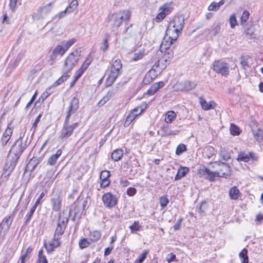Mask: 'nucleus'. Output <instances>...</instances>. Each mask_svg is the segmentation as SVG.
Wrapping results in <instances>:
<instances>
[{"instance_id": "1", "label": "nucleus", "mask_w": 263, "mask_h": 263, "mask_svg": "<svg viewBox=\"0 0 263 263\" xmlns=\"http://www.w3.org/2000/svg\"><path fill=\"white\" fill-rule=\"evenodd\" d=\"M130 10H125L113 13L109 16V20L111 25L116 28L119 27L123 22H124L125 32L130 34L131 30L129 29V28L132 26V24L130 23Z\"/></svg>"}, {"instance_id": "2", "label": "nucleus", "mask_w": 263, "mask_h": 263, "mask_svg": "<svg viewBox=\"0 0 263 263\" xmlns=\"http://www.w3.org/2000/svg\"><path fill=\"white\" fill-rule=\"evenodd\" d=\"M29 144L30 142L28 141L27 138L24 139L22 138L17 140L12 146L10 153L11 155H14V157L12 158V160L8 168L9 171H12L14 169L20 156Z\"/></svg>"}, {"instance_id": "3", "label": "nucleus", "mask_w": 263, "mask_h": 263, "mask_svg": "<svg viewBox=\"0 0 263 263\" xmlns=\"http://www.w3.org/2000/svg\"><path fill=\"white\" fill-rule=\"evenodd\" d=\"M122 64L120 60L117 59L114 61L106 80L107 85H111L115 82L117 77L122 71Z\"/></svg>"}, {"instance_id": "4", "label": "nucleus", "mask_w": 263, "mask_h": 263, "mask_svg": "<svg viewBox=\"0 0 263 263\" xmlns=\"http://www.w3.org/2000/svg\"><path fill=\"white\" fill-rule=\"evenodd\" d=\"M81 49H77L70 53L66 59L64 64V70L69 73L73 67L77 64L81 57Z\"/></svg>"}, {"instance_id": "5", "label": "nucleus", "mask_w": 263, "mask_h": 263, "mask_svg": "<svg viewBox=\"0 0 263 263\" xmlns=\"http://www.w3.org/2000/svg\"><path fill=\"white\" fill-rule=\"evenodd\" d=\"M79 108V100L74 97L70 102V104L68 107L65 121H71L73 122H78L77 121L78 116L76 112Z\"/></svg>"}, {"instance_id": "6", "label": "nucleus", "mask_w": 263, "mask_h": 263, "mask_svg": "<svg viewBox=\"0 0 263 263\" xmlns=\"http://www.w3.org/2000/svg\"><path fill=\"white\" fill-rule=\"evenodd\" d=\"M69 213L66 211H63L62 213L60 214L57 227L55 231L54 236L59 237L62 235L66 227L67 223L68 221Z\"/></svg>"}, {"instance_id": "7", "label": "nucleus", "mask_w": 263, "mask_h": 263, "mask_svg": "<svg viewBox=\"0 0 263 263\" xmlns=\"http://www.w3.org/2000/svg\"><path fill=\"white\" fill-rule=\"evenodd\" d=\"M210 164L213 165V168L218 170L216 172L218 173L219 177L227 178L231 176V168L227 163L220 161H215L210 163Z\"/></svg>"}, {"instance_id": "8", "label": "nucleus", "mask_w": 263, "mask_h": 263, "mask_svg": "<svg viewBox=\"0 0 263 263\" xmlns=\"http://www.w3.org/2000/svg\"><path fill=\"white\" fill-rule=\"evenodd\" d=\"M213 70L215 72L224 77L228 76L230 72L229 64L221 60L215 61L213 63Z\"/></svg>"}, {"instance_id": "9", "label": "nucleus", "mask_w": 263, "mask_h": 263, "mask_svg": "<svg viewBox=\"0 0 263 263\" xmlns=\"http://www.w3.org/2000/svg\"><path fill=\"white\" fill-rule=\"evenodd\" d=\"M79 126V122L64 121V126L62 129L61 137L67 138L73 133V130Z\"/></svg>"}, {"instance_id": "10", "label": "nucleus", "mask_w": 263, "mask_h": 263, "mask_svg": "<svg viewBox=\"0 0 263 263\" xmlns=\"http://www.w3.org/2000/svg\"><path fill=\"white\" fill-rule=\"evenodd\" d=\"M184 24V16L183 15H180L174 17L173 20L170 23L169 27H172L174 28V31L176 34L181 33Z\"/></svg>"}, {"instance_id": "11", "label": "nucleus", "mask_w": 263, "mask_h": 263, "mask_svg": "<svg viewBox=\"0 0 263 263\" xmlns=\"http://www.w3.org/2000/svg\"><path fill=\"white\" fill-rule=\"evenodd\" d=\"M53 3L43 5L40 7L36 12L34 14L33 17L34 20H39L44 18L49 13L52 8Z\"/></svg>"}, {"instance_id": "12", "label": "nucleus", "mask_w": 263, "mask_h": 263, "mask_svg": "<svg viewBox=\"0 0 263 263\" xmlns=\"http://www.w3.org/2000/svg\"><path fill=\"white\" fill-rule=\"evenodd\" d=\"M91 62V60L90 57H87L85 62L83 63L81 67L77 70L74 75L73 76V80L70 84V87H72L74 85L76 82L81 77L84 72L87 69L88 66Z\"/></svg>"}, {"instance_id": "13", "label": "nucleus", "mask_w": 263, "mask_h": 263, "mask_svg": "<svg viewBox=\"0 0 263 263\" xmlns=\"http://www.w3.org/2000/svg\"><path fill=\"white\" fill-rule=\"evenodd\" d=\"M178 36V34H175L173 36L164 37L160 47L161 51L162 52H165V50L170 49V47L171 45L173 44V43L177 41Z\"/></svg>"}, {"instance_id": "14", "label": "nucleus", "mask_w": 263, "mask_h": 263, "mask_svg": "<svg viewBox=\"0 0 263 263\" xmlns=\"http://www.w3.org/2000/svg\"><path fill=\"white\" fill-rule=\"evenodd\" d=\"M102 200L105 206L109 208L114 206L117 203V197L110 193L105 194L102 196Z\"/></svg>"}, {"instance_id": "15", "label": "nucleus", "mask_w": 263, "mask_h": 263, "mask_svg": "<svg viewBox=\"0 0 263 263\" xmlns=\"http://www.w3.org/2000/svg\"><path fill=\"white\" fill-rule=\"evenodd\" d=\"M61 197L59 192H54L51 199V203L53 210L59 211L61 208Z\"/></svg>"}, {"instance_id": "16", "label": "nucleus", "mask_w": 263, "mask_h": 263, "mask_svg": "<svg viewBox=\"0 0 263 263\" xmlns=\"http://www.w3.org/2000/svg\"><path fill=\"white\" fill-rule=\"evenodd\" d=\"M178 86L181 91H189L196 87L197 83L194 81L185 80L179 83Z\"/></svg>"}, {"instance_id": "17", "label": "nucleus", "mask_w": 263, "mask_h": 263, "mask_svg": "<svg viewBox=\"0 0 263 263\" xmlns=\"http://www.w3.org/2000/svg\"><path fill=\"white\" fill-rule=\"evenodd\" d=\"M66 51L65 50L62 45H57L53 49L52 52L50 56V64L51 65L53 64L54 60L57 58L58 55H63Z\"/></svg>"}, {"instance_id": "18", "label": "nucleus", "mask_w": 263, "mask_h": 263, "mask_svg": "<svg viewBox=\"0 0 263 263\" xmlns=\"http://www.w3.org/2000/svg\"><path fill=\"white\" fill-rule=\"evenodd\" d=\"M170 63V60L166 59H162L157 61L153 66L152 69L160 73L164 70L167 64Z\"/></svg>"}, {"instance_id": "19", "label": "nucleus", "mask_w": 263, "mask_h": 263, "mask_svg": "<svg viewBox=\"0 0 263 263\" xmlns=\"http://www.w3.org/2000/svg\"><path fill=\"white\" fill-rule=\"evenodd\" d=\"M59 239L60 237L54 236L53 240L44 243L45 247L48 252L53 251L55 248L60 246V242Z\"/></svg>"}, {"instance_id": "20", "label": "nucleus", "mask_w": 263, "mask_h": 263, "mask_svg": "<svg viewBox=\"0 0 263 263\" xmlns=\"http://www.w3.org/2000/svg\"><path fill=\"white\" fill-rule=\"evenodd\" d=\"M164 85L163 81H160L154 83L147 90L146 94L148 96H153L156 93L159 89L162 88Z\"/></svg>"}, {"instance_id": "21", "label": "nucleus", "mask_w": 263, "mask_h": 263, "mask_svg": "<svg viewBox=\"0 0 263 263\" xmlns=\"http://www.w3.org/2000/svg\"><path fill=\"white\" fill-rule=\"evenodd\" d=\"M202 167V168L200 169V173H201L202 172L205 173L208 175L206 178L210 181H214L216 177H219L217 172L211 171L208 168L204 166Z\"/></svg>"}, {"instance_id": "22", "label": "nucleus", "mask_w": 263, "mask_h": 263, "mask_svg": "<svg viewBox=\"0 0 263 263\" xmlns=\"http://www.w3.org/2000/svg\"><path fill=\"white\" fill-rule=\"evenodd\" d=\"M12 129L8 126L7 128L3 133V136L1 139V141L3 145H6L12 136Z\"/></svg>"}, {"instance_id": "23", "label": "nucleus", "mask_w": 263, "mask_h": 263, "mask_svg": "<svg viewBox=\"0 0 263 263\" xmlns=\"http://www.w3.org/2000/svg\"><path fill=\"white\" fill-rule=\"evenodd\" d=\"M146 107L147 104L145 102H142L139 106L133 109V117L135 119L141 115Z\"/></svg>"}, {"instance_id": "24", "label": "nucleus", "mask_w": 263, "mask_h": 263, "mask_svg": "<svg viewBox=\"0 0 263 263\" xmlns=\"http://www.w3.org/2000/svg\"><path fill=\"white\" fill-rule=\"evenodd\" d=\"M87 203V201L85 200H79L77 202H75L74 203V211L75 214H79L82 211H83L85 209L86 206L85 204Z\"/></svg>"}, {"instance_id": "25", "label": "nucleus", "mask_w": 263, "mask_h": 263, "mask_svg": "<svg viewBox=\"0 0 263 263\" xmlns=\"http://www.w3.org/2000/svg\"><path fill=\"white\" fill-rule=\"evenodd\" d=\"M61 149H58L55 154L52 155L48 160V164L50 165H54L56 164L57 160L62 154Z\"/></svg>"}, {"instance_id": "26", "label": "nucleus", "mask_w": 263, "mask_h": 263, "mask_svg": "<svg viewBox=\"0 0 263 263\" xmlns=\"http://www.w3.org/2000/svg\"><path fill=\"white\" fill-rule=\"evenodd\" d=\"M215 154V150L213 147L208 145L204 148L203 155L205 158L210 159Z\"/></svg>"}, {"instance_id": "27", "label": "nucleus", "mask_w": 263, "mask_h": 263, "mask_svg": "<svg viewBox=\"0 0 263 263\" xmlns=\"http://www.w3.org/2000/svg\"><path fill=\"white\" fill-rule=\"evenodd\" d=\"M13 217L11 216L6 217L0 224V228L8 230L12 222Z\"/></svg>"}, {"instance_id": "28", "label": "nucleus", "mask_w": 263, "mask_h": 263, "mask_svg": "<svg viewBox=\"0 0 263 263\" xmlns=\"http://www.w3.org/2000/svg\"><path fill=\"white\" fill-rule=\"evenodd\" d=\"M189 168L187 167H180L175 177V180H178L184 177L189 172Z\"/></svg>"}, {"instance_id": "29", "label": "nucleus", "mask_w": 263, "mask_h": 263, "mask_svg": "<svg viewBox=\"0 0 263 263\" xmlns=\"http://www.w3.org/2000/svg\"><path fill=\"white\" fill-rule=\"evenodd\" d=\"M200 104L204 110H209L214 108L216 104L214 101L207 102L205 100L200 99Z\"/></svg>"}, {"instance_id": "30", "label": "nucleus", "mask_w": 263, "mask_h": 263, "mask_svg": "<svg viewBox=\"0 0 263 263\" xmlns=\"http://www.w3.org/2000/svg\"><path fill=\"white\" fill-rule=\"evenodd\" d=\"M229 194L231 199L237 200L240 193L236 186H233L230 189Z\"/></svg>"}, {"instance_id": "31", "label": "nucleus", "mask_w": 263, "mask_h": 263, "mask_svg": "<svg viewBox=\"0 0 263 263\" xmlns=\"http://www.w3.org/2000/svg\"><path fill=\"white\" fill-rule=\"evenodd\" d=\"M134 52L133 57V61H137L143 58L145 55V50L143 48L140 49L139 50H134L133 52Z\"/></svg>"}, {"instance_id": "32", "label": "nucleus", "mask_w": 263, "mask_h": 263, "mask_svg": "<svg viewBox=\"0 0 263 263\" xmlns=\"http://www.w3.org/2000/svg\"><path fill=\"white\" fill-rule=\"evenodd\" d=\"M101 236V233L98 231H93L90 233L89 239L91 242H95L100 239Z\"/></svg>"}, {"instance_id": "33", "label": "nucleus", "mask_w": 263, "mask_h": 263, "mask_svg": "<svg viewBox=\"0 0 263 263\" xmlns=\"http://www.w3.org/2000/svg\"><path fill=\"white\" fill-rule=\"evenodd\" d=\"M123 153L121 149H117L114 151L111 155V158L115 161H118L122 158Z\"/></svg>"}, {"instance_id": "34", "label": "nucleus", "mask_w": 263, "mask_h": 263, "mask_svg": "<svg viewBox=\"0 0 263 263\" xmlns=\"http://www.w3.org/2000/svg\"><path fill=\"white\" fill-rule=\"evenodd\" d=\"M69 73L64 71L63 74L53 84V87H56L65 81L69 77Z\"/></svg>"}, {"instance_id": "35", "label": "nucleus", "mask_w": 263, "mask_h": 263, "mask_svg": "<svg viewBox=\"0 0 263 263\" xmlns=\"http://www.w3.org/2000/svg\"><path fill=\"white\" fill-rule=\"evenodd\" d=\"M248 251L246 248L243 249L239 253V256L241 263H249V258L247 255Z\"/></svg>"}, {"instance_id": "36", "label": "nucleus", "mask_w": 263, "mask_h": 263, "mask_svg": "<svg viewBox=\"0 0 263 263\" xmlns=\"http://www.w3.org/2000/svg\"><path fill=\"white\" fill-rule=\"evenodd\" d=\"M176 117L175 111L170 110L166 114L165 121L167 123H171L175 119Z\"/></svg>"}, {"instance_id": "37", "label": "nucleus", "mask_w": 263, "mask_h": 263, "mask_svg": "<svg viewBox=\"0 0 263 263\" xmlns=\"http://www.w3.org/2000/svg\"><path fill=\"white\" fill-rule=\"evenodd\" d=\"M173 8L171 7V4L168 3H165L159 8V10H162L166 15L170 14Z\"/></svg>"}, {"instance_id": "38", "label": "nucleus", "mask_w": 263, "mask_h": 263, "mask_svg": "<svg viewBox=\"0 0 263 263\" xmlns=\"http://www.w3.org/2000/svg\"><path fill=\"white\" fill-rule=\"evenodd\" d=\"M76 42V40L75 39H71L68 41H63L61 44L66 51Z\"/></svg>"}, {"instance_id": "39", "label": "nucleus", "mask_w": 263, "mask_h": 263, "mask_svg": "<svg viewBox=\"0 0 263 263\" xmlns=\"http://www.w3.org/2000/svg\"><path fill=\"white\" fill-rule=\"evenodd\" d=\"M91 243V242L90 241L89 239L84 238L80 240L79 245L81 249H83L90 245Z\"/></svg>"}, {"instance_id": "40", "label": "nucleus", "mask_w": 263, "mask_h": 263, "mask_svg": "<svg viewBox=\"0 0 263 263\" xmlns=\"http://www.w3.org/2000/svg\"><path fill=\"white\" fill-rule=\"evenodd\" d=\"M252 132L254 138L257 141H261L262 140V133L263 132L260 129L258 128L257 130H252Z\"/></svg>"}, {"instance_id": "41", "label": "nucleus", "mask_w": 263, "mask_h": 263, "mask_svg": "<svg viewBox=\"0 0 263 263\" xmlns=\"http://www.w3.org/2000/svg\"><path fill=\"white\" fill-rule=\"evenodd\" d=\"M237 160L240 161L248 162L250 159L248 156V154L244 152H240L238 155Z\"/></svg>"}, {"instance_id": "42", "label": "nucleus", "mask_w": 263, "mask_h": 263, "mask_svg": "<svg viewBox=\"0 0 263 263\" xmlns=\"http://www.w3.org/2000/svg\"><path fill=\"white\" fill-rule=\"evenodd\" d=\"M249 15L250 14L248 11L245 10L243 12L240 18V24L242 26H244L245 23L247 22V21L249 19Z\"/></svg>"}, {"instance_id": "43", "label": "nucleus", "mask_w": 263, "mask_h": 263, "mask_svg": "<svg viewBox=\"0 0 263 263\" xmlns=\"http://www.w3.org/2000/svg\"><path fill=\"white\" fill-rule=\"evenodd\" d=\"M230 133L233 135H238L240 133V130L239 127L235 124H231L230 128Z\"/></svg>"}, {"instance_id": "44", "label": "nucleus", "mask_w": 263, "mask_h": 263, "mask_svg": "<svg viewBox=\"0 0 263 263\" xmlns=\"http://www.w3.org/2000/svg\"><path fill=\"white\" fill-rule=\"evenodd\" d=\"M78 6V2L77 0H73L66 9L68 10L69 13L73 12Z\"/></svg>"}, {"instance_id": "45", "label": "nucleus", "mask_w": 263, "mask_h": 263, "mask_svg": "<svg viewBox=\"0 0 263 263\" xmlns=\"http://www.w3.org/2000/svg\"><path fill=\"white\" fill-rule=\"evenodd\" d=\"M186 147L185 145L184 144L181 143L176 148V154L177 155H181L184 152L186 151Z\"/></svg>"}, {"instance_id": "46", "label": "nucleus", "mask_w": 263, "mask_h": 263, "mask_svg": "<svg viewBox=\"0 0 263 263\" xmlns=\"http://www.w3.org/2000/svg\"><path fill=\"white\" fill-rule=\"evenodd\" d=\"M207 209V204L205 201L201 202L200 206L198 208V212L200 216H202L205 212V210Z\"/></svg>"}, {"instance_id": "47", "label": "nucleus", "mask_w": 263, "mask_h": 263, "mask_svg": "<svg viewBox=\"0 0 263 263\" xmlns=\"http://www.w3.org/2000/svg\"><path fill=\"white\" fill-rule=\"evenodd\" d=\"M169 200L166 196H163L160 198V204L162 209L165 208Z\"/></svg>"}, {"instance_id": "48", "label": "nucleus", "mask_w": 263, "mask_h": 263, "mask_svg": "<svg viewBox=\"0 0 263 263\" xmlns=\"http://www.w3.org/2000/svg\"><path fill=\"white\" fill-rule=\"evenodd\" d=\"M220 30V25L219 24H214V25H213V26H212V27L211 29L210 33L212 35L215 36L219 33Z\"/></svg>"}, {"instance_id": "49", "label": "nucleus", "mask_w": 263, "mask_h": 263, "mask_svg": "<svg viewBox=\"0 0 263 263\" xmlns=\"http://www.w3.org/2000/svg\"><path fill=\"white\" fill-rule=\"evenodd\" d=\"M151 71H149L148 73H147L143 80V83L144 85H147L151 82L154 78L151 76Z\"/></svg>"}, {"instance_id": "50", "label": "nucleus", "mask_w": 263, "mask_h": 263, "mask_svg": "<svg viewBox=\"0 0 263 263\" xmlns=\"http://www.w3.org/2000/svg\"><path fill=\"white\" fill-rule=\"evenodd\" d=\"M148 253V251L145 250L142 253V254L139 256V258L136 259L135 261V263H141L142 262L144 259L146 258L147 254Z\"/></svg>"}, {"instance_id": "51", "label": "nucleus", "mask_w": 263, "mask_h": 263, "mask_svg": "<svg viewBox=\"0 0 263 263\" xmlns=\"http://www.w3.org/2000/svg\"><path fill=\"white\" fill-rule=\"evenodd\" d=\"M39 263H48V261L45 255L43 254V251L40 250L39 252Z\"/></svg>"}, {"instance_id": "52", "label": "nucleus", "mask_w": 263, "mask_h": 263, "mask_svg": "<svg viewBox=\"0 0 263 263\" xmlns=\"http://www.w3.org/2000/svg\"><path fill=\"white\" fill-rule=\"evenodd\" d=\"M130 179L129 178L128 179L125 177L122 178L120 181L121 185L122 187H127L130 184V182L129 181Z\"/></svg>"}, {"instance_id": "53", "label": "nucleus", "mask_w": 263, "mask_h": 263, "mask_svg": "<svg viewBox=\"0 0 263 263\" xmlns=\"http://www.w3.org/2000/svg\"><path fill=\"white\" fill-rule=\"evenodd\" d=\"M108 35L107 34L105 35V37L104 39L103 43L101 47V49L103 51H105L108 48Z\"/></svg>"}, {"instance_id": "54", "label": "nucleus", "mask_w": 263, "mask_h": 263, "mask_svg": "<svg viewBox=\"0 0 263 263\" xmlns=\"http://www.w3.org/2000/svg\"><path fill=\"white\" fill-rule=\"evenodd\" d=\"M164 52V58L163 59H166L170 61V59L173 57L174 52L172 50L168 49L165 50Z\"/></svg>"}, {"instance_id": "55", "label": "nucleus", "mask_w": 263, "mask_h": 263, "mask_svg": "<svg viewBox=\"0 0 263 263\" xmlns=\"http://www.w3.org/2000/svg\"><path fill=\"white\" fill-rule=\"evenodd\" d=\"M159 13L158 14L156 17V21L158 23L161 22L166 16L162 10H159Z\"/></svg>"}, {"instance_id": "56", "label": "nucleus", "mask_w": 263, "mask_h": 263, "mask_svg": "<svg viewBox=\"0 0 263 263\" xmlns=\"http://www.w3.org/2000/svg\"><path fill=\"white\" fill-rule=\"evenodd\" d=\"M110 172L108 171H103L101 173L100 175V179L101 180H105L108 179V178L110 177Z\"/></svg>"}, {"instance_id": "57", "label": "nucleus", "mask_w": 263, "mask_h": 263, "mask_svg": "<svg viewBox=\"0 0 263 263\" xmlns=\"http://www.w3.org/2000/svg\"><path fill=\"white\" fill-rule=\"evenodd\" d=\"M255 30V26L252 25L246 29L245 33L246 35L252 36L254 34Z\"/></svg>"}, {"instance_id": "58", "label": "nucleus", "mask_w": 263, "mask_h": 263, "mask_svg": "<svg viewBox=\"0 0 263 263\" xmlns=\"http://www.w3.org/2000/svg\"><path fill=\"white\" fill-rule=\"evenodd\" d=\"M142 228V227L139 224L138 221H135L134 223H133V233L140 231Z\"/></svg>"}, {"instance_id": "59", "label": "nucleus", "mask_w": 263, "mask_h": 263, "mask_svg": "<svg viewBox=\"0 0 263 263\" xmlns=\"http://www.w3.org/2000/svg\"><path fill=\"white\" fill-rule=\"evenodd\" d=\"M229 21H230L231 27L232 28H234V27L236 25H237L236 18L235 15H232L230 16Z\"/></svg>"}, {"instance_id": "60", "label": "nucleus", "mask_w": 263, "mask_h": 263, "mask_svg": "<svg viewBox=\"0 0 263 263\" xmlns=\"http://www.w3.org/2000/svg\"><path fill=\"white\" fill-rule=\"evenodd\" d=\"M219 9L218 5H217V3L214 2L212 3L208 7V10L209 11H217Z\"/></svg>"}, {"instance_id": "61", "label": "nucleus", "mask_w": 263, "mask_h": 263, "mask_svg": "<svg viewBox=\"0 0 263 263\" xmlns=\"http://www.w3.org/2000/svg\"><path fill=\"white\" fill-rule=\"evenodd\" d=\"M17 0H10L9 7L10 10L14 12L16 7Z\"/></svg>"}, {"instance_id": "62", "label": "nucleus", "mask_w": 263, "mask_h": 263, "mask_svg": "<svg viewBox=\"0 0 263 263\" xmlns=\"http://www.w3.org/2000/svg\"><path fill=\"white\" fill-rule=\"evenodd\" d=\"M67 13H69V11L68 10H67L66 9L63 11H61L60 12H59L58 14H57L54 18H58V19H61L63 17H64Z\"/></svg>"}, {"instance_id": "63", "label": "nucleus", "mask_w": 263, "mask_h": 263, "mask_svg": "<svg viewBox=\"0 0 263 263\" xmlns=\"http://www.w3.org/2000/svg\"><path fill=\"white\" fill-rule=\"evenodd\" d=\"M182 220L183 218L182 217H180L179 219L177 220V221L176 222L175 225L173 227L175 231H177L180 229Z\"/></svg>"}, {"instance_id": "64", "label": "nucleus", "mask_w": 263, "mask_h": 263, "mask_svg": "<svg viewBox=\"0 0 263 263\" xmlns=\"http://www.w3.org/2000/svg\"><path fill=\"white\" fill-rule=\"evenodd\" d=\"M220 156L224 160L227 161L230 159V155L228 153L221 151L220 152Z\"/></svg>"}]
</instances>
